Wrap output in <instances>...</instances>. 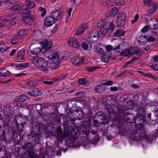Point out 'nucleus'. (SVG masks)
<instances>
[{"label":"nucleus","instance_id":"nucleus-1","mask_svg":"<svg viewBox=\"0 0 158 158\" xmlns=\"http://www.w3.org/2000/svg\"><path fill=\"white\" fill-rule=\"evenodd\" d=\"M133 105V102L129 101L127 103V106L124 108V110L122 109V111L119 110L118 111L119 119L117 120L114 118L111 120L113 125H116L118 128V133L120 135H124L127 134V127L124 124L125 122L130 123L135 121L133 115L128 113L127 111L128 110L132 109Z\"/></svg>","mask_w":158,"mask_h":158},{"label":"nucleus","instance_id":"nucleus-2","mask_svg":"<svg viewBox=\"0 0 158 158\" xmlns=\"http://www.w3.org/2000/svg\"><path fill=\"white\" fill-rule=\"evenodd\" d=\"M129 44L126 42L121 43L114 49L116 52H119L122 56H130L133 54L138 53L139 49L136 47H132L128 49Z\"/></svg>","mask_w":158,"mask_h":158},{"label":"nucleus","instance_id":"nucleus-3","mask_svg":"<svg viewBox=\"0 0 158 158\" xmlns=\"http://www.w3.org/2000/svg\"><path fill=\"white\" fill-rule=\"evenodd\" d=\"M43 54L44 56L51 60L48 64L49 67L53 69H56L60 63L59 53L56 51L46 50Z\"/></svg>","mask_w":158,"mask_h":158},{"label":"nucleus","instance_id":"nucleus-4","mask_svg":"<svg viewBox=\"0 0 158 158\" xmlns=\"http://www.w3.org/2000/svg\"><path fill=\"white\" fill-rule=\"evenodd\" d=\"M80 136L82 138L91 136L92 138H89L90 142L91 143H95L99 141L100 137L97 134V132L94 131H85L84 130H81L80 131Z\"/></svg>","mask_w":158,"mask_h":158},{"label":"nucleus","instance_id":"nucleus-5","mask_svg":"<svg viewBox=\"0 0 158 158\" xmlns=\"http://www.w3.org/2000/svg\"><path fill=\"white\" fill-rule=\"evenodd\" d=\"M23 148L26 150L23 156L24 158H39V156L35 153L32 146L30 143L25 144Z\"/></svg>","mask_w":158,"mask_h":158},{"label":"nucleus","instance_id":"nucleus-6","mask_svg":"<svg viewBox=\"0 0 158 158\" xmlns=\"http://www.w3.org/2000/svg\"><path fill=\"white\" fill-rule=\"evenodd\" d=\"M69 137L73 144V148L79 147L81 145L80 142L78 140V134L73 130L69 133Z\"/></svg>","mask_w":158,"mask_h":158},{"label":"nucleus","instance_id":"nucleus-7","mask_svg":"<svg viewBox=\"0 0 158 158\" xmlns=\"http://www.w3.org/2000/svg\"><path fill=\"white\" fill-rule=\"evenodd\" d=\"M99 37V32L97 31H94L88 34L86 40L87 42L92 44L97 41Z\"/></svg>","mask_w":158,"mask_h":158},{"label":"nucleus","instance_id":"nucleus-8","mask_svg":"<svg viewBox=\"0 0 158 158\" xmlns=\"http://www.w3.org/2000/svg\"><path fill=\"white\" fill-rule=\"evenodd\" d=\"M139 129H137V132H134L130 134V137L132 140L137 141H139L141 139H145V135L144 134L141 133ZM142 132V131H141Z\"/></svg>","mask_w":158,"mask_h":158},{"label":"nucleus","instance_id":"nucleus-9","mask_svg":"<svg viewBox=\"0 0 158 158\" xmlns=\"http://www.w3.org/2000/svg\"><path fill=\"white\" fill-rule=\"evenodd\" d=\"M114 27V26L113 23L107 22L101 28L100 31L102 34L105 35L108 32L109 30L112 31Z\"/></svg>","mask_w":158,"mask_h":158},{"label":"nucleus","instance_id":"nucleus-10","mask_svg":"<svg viewBox=\"0 0 158 158\" xmlns=\"http://www.w3.org/2000/svg\"><path fill=\"white\" fill-rule=\"evenodd\" d=\"M144 39H145L147 42H153L155 40V38L152 36H141L137 39V44L139 46L142 45Z\"/></svg>","mask_w":158,"mask_h":158},{"label":"nucleus","instance_id":"nucleus-11","mask_svg":"<svg viewBox=\"0 0 158 158\" xmlns=\"http://www.w3.org/2000/svg\"><path fill=\"white\" fill-rule=\"evenodd\" d=\"M149 22L151 28L155 30L152 31L153 34H156L158 33V19L151 18L149 19Z\"/></svg>","mask_w":158,"mask_h":158},{"label":"nucleus","instance_id":"nucleus-12","mask_svg":"<svg viewBox=\"0 0 158 158\" xmlns=\"http://www.w3.org/2000/svg\"><path fill=\"white\" fill-rule=\"evenodd\" d=\"M126 20L125 14L123 13H119L117 17L116 23L118 27H121L125 24Z\"/></svg>","mask_w":158,"mask_h":158},{"label":"nucleus","instance_id":"nucleus-13","mask_svg":"<svg viewBox=\"0 0 158 158\" xmlns=\"http://www.w3.org/2000/svg\"><path fill=\"white\" fill-rule=\"evenodd\" d=\"M40 43L39 42L36 41L30 45V48H33L31 50L32 54L37 55L40 53V49L39 45Z\"/></svg>","mask_w":158,"mask_h":158},{"label":"nucleus","instance_id":"nucleus-14","mask_svg":"<svg viewBox=\"0 0 158 158\" xmlns=\"http://www.w3.org/2000/svg\"><path fill=\"white\" fill-rule=\"evenodd\" d=\"M40 44L43 49H48L51 48L53 46L52 42L51 41H48L47 39H44L40 42Z\"/></svg>","mask_w":158,"mask_h":158},{"label":"nucleus","instance_id":"nucleus-15","mask_svg":"<svg viewBox=\"0 0 158 158\" xmlns=\"http://www.w3.org/2000/svg\"><path fill=\"white\" fill-rule=\"evenodd\" d=\"M107 110L109 116V118H108L109 119H107L108 118H107L106 117H103V121L105 123H107L110 122V119H111V118L112 116L115 117L117 115L116 112L113 109H108Z\"/></svg>","mask_w":158,"mask_h":158},{"label":"nucleus","instance_id":"nucleus-16","mask_svg":"<svg viewBox=\"0 0 158 158\" xmlns=\"http://www.w3.org/2000/svg\"><path fill=\"white\" fill-rule=\"evenodd\" d=\"M69 44L71 47L77 48L80 47L78 41L74 37L70 38L69 41Z\"/></svg>","mask_w":158,"mask_h":158},{"label":"nucleus","instance_id":"nucleus-17","mask_svg":"<svg viewBox=\"0 0 158 158\" xmlns=\"http://www.w3.org/2000/svg\"><path fill=\"white\" fill-rule=\"evenodd\" d=\"M71 61L74 66H78L82 63L83 60L81 57L76 56L72 58Z\"/></svg>","mask_w":158,"mask_h":158},{"label":"nucleus","instance_id":"nucleus-18","mask_svg":"<svg viewBox=\"0 0 158 158\" xmlns=\"http://www.w3.org/2000/svg\"><path fill=\"white\" fill-rule=\"evenodd\" d=\"M105 46L100 43H97L95 44L94 47V51L95 52L100 54H102L104 53V48Z\"/></svg>","mask_w":158,"mask_h":158},{"label":"nucleus","instance_id":"nucleus-19","mask_svg":"<svg viewBox=\"0 0 158 158\" xmlns=\"http://www.w3.org/2000/svg\"><path fill=\"white\" fill-rule=\"evenodd\" d=\"M87 24H83L80 25L76 31V35H78L82 34L88 27Z\"/></svg>","mask_w":158,"mask_h":158},{"label":"nucleus","instance_id":"nucleus-20","mask_svg":"<svg viewBox=\"0 0 158 158\" xmlns=\"http://www.w3.org/2000/svg\"><path fill=\"white\" fill-rule=\"evenodd\" d=\"M25 51L23 49H21L18 53L17 55L15 58V60L17 62H21L24 60L25 58L24 55Z\"/></svg>","mask_w":158,"mask_h":158},{"label":"nucleus","instance_id":"nucleus-21","mask_svg":"<svg viewBox=\"0 0 158 158\" xmlns=\"http://www.w3.org/2000/svg\"><path fill=\"white\" fill-rule=\"evenodd\" d=\"M61 9L60 8L52 12L51 16L54 19L55 21H58L61 17Z\"/></svg>","mask_w":158,"mask_h":158},{"label":"nucleus","instance_id":"nucleus-22","mask_svg":"<svg viewBox=\"0 0 158 158\" xmlns=\"http://www.w3.org/2000/svg\"><path fill=\"white\" fill-rule=\"evenodd\" d=\"M48 64V62L46 59L43 58H40V68H44L41 70L43 72L46 73L47 72V69L45 67Z\"/></svg>","mask_w":158,"mask_h":158},{"label":"nucleus","instance_id":"nucleus-23","mask_svg":"<svg viewBox=\"0 0 158 158\" xmlns=\"http://www.w3.org/2000/svg\"><path fill=\"white\" fill-rule=\"evenodd\" d=\"M55 21L51 16L47 17L44 21V25L48 27H50L54 24Z\"/></svg>","mask_w":158,"mask_h":158},{"label":"nucleus","instance_id":"nucleus-24","mask_svg":"<svg viewBox=\"0 0 158 158\" xmlns=\"http://www.w3.org/2000/svg\"><path fill=\"white\" fill-rule=\"evenodd\" d=\"M118 12V10L117 8L114 7L107 12L106 15V16L111 18L116 15Z\"/></svg>","mask_w":158,"mask_h":158},{"label":"nucleus","instance_id":"nucleus-25","mask_svg":"<svg viewBox=\"0 0 158 158\" xmlns=\"http://www.w3.org/2000/svg\"><path fill=\"white\" fill-rule=\"evenodd\" d=\"M4 21H6L7 22H10V23L11 25H14L16 23L17 20L15 17L12 16L7 17Z\"/></svg>","mask_w":158,"mask_h":158},{"label":"nucleus","instance_id":"nucleus-26","mask_svg":"<svg viewBox=\"0 0 158 158\" xmlns=\"http://www.w3.org/2000/svg\"><path fill=\"white\" fill-rule=\"evenodd\" d=\"M91 44V43L90 42L88 44L86 42H83L81 44V47L82 49L84 50H90L92 48V46Z\"/></svg>","mask_w":158,"mask_h":158},{"label":"nucleus","instance_id":"nucleus-27","mask_svg":"<svg viewBox=\"0 0 158 158\" xmlns=\"http://www.w3.org/2000/svg\"><path fill=\"white\" fill-rule=\"evenodd\" d=\"M10 74L9 71L5 68L0 69V76L7 77Z\"/></svg>","mask_w":158,"mask_h":158},{"label":"nucleus","instance_id":"nucleus-28","mask_svg":"<svg viewBox=\"0 0 158 158\" xmlns=\"http://www.w3.org/2000/svg\"><path fill=\"white\" fill-rule=\"evenodd\" d=\"M27 93L30 95L34 96H38L39 95V90L38 88H35L29 91Z\"/></svg>","mask_w":158,"mask_h":158},{"label":"nucleus","instance_id":"nucleus-29","mask_svg":"<svg viewBox=\"0 0 158 158\" xmlns=\"http://www.w3.org/2000/svg\"><path fill=\"white\" fill-rule=\"evenodd\" d=\"M23 6L22 4H18L16 6H14L11 7L9 9V10L10 12L12 11H16L18 10H19L23 8Z\"/></svg>","mask_w":158,"mask_h":158},{"label":"nucleus","instance_id":"nucleus-30","mask_svg":"<svg viewBox=\"0 0 158 158\" xmlns=\"http://www.w3.org/2000/svg\"><path fill=\"white\" fill-rule=\"evenodd\" d=\"M40 58L38 56L34 57L32 60V62L35 66L39 68L40 67Z\"/></svg>","mask_w":158,"mask_h":158},{"label":"nucleus","instance_id":"nucleus-31","mask_svg":"<svg viewBox=\"0 0 158 158\" xmlns=\"http://www.w3.org/2000/svg\"><path fill=\"white\" fill-rule=\"evenodd\" d=\"M125 33V31L122 30H118L114 33L115 36L118 37H121L124 35Z\"/></svg>","mask_w":158,"mask_h":158},{"label":"nucleus","instance_id":"nucleus-32","mask_svg":"<svg viewBox=\"0 0 158 158\" xmlns=\"http://www.w3.org/2000/svg\"><path fill=\"white\" fill-rule=\"evenodd\" d=\"M19 102H23L27 100V96L24 94H22L18 96L17 97Z\"/></svg>","mask_w":158,"mask_h":158},{"label":"nucleus","instance_id":"nucleus-33","mask_svg":"<svg viewBox=\"0 0 158 158\" xmlns=\"http://www.w3.org/2000/svg\"><path fill=\"white\" fill-rule=\"evenodd\" d=\"M110 58V56L109 54L103 55L101 58V60L102 61L106 62L108 61Z\"/></svg>","mask_w":158,"mask_h":158},{"label":"nucleus","instance_id":"nucleus-34","mask_svg":"<svg viewBox=\"0 0 158 158\" xmlns=\"http://www.w3.org/2000/svg\"><path fill=\"white\" fill-rule=\"evenodd\" d=\"M26 6L29 8L31 9L33 8L35 6L34 2L30 1H27L26 2Z\"/></svg>","mask_w":158,"mask_h":158},{"label":"nucleus","instance_id":"nucleus-35","mask_svg":"<svg viewBox=\"0 0 158 158\" xmlns=\"http://www.w3.org/2000/svg\"><path fill=\"white\" fill-rule=\"evenodd\" d=\"M8 48V47L0 42V51L1 52H6Z\"/></svg>","mask_w":158,"mask_h":158},{"label":"nucleus","instance_id":"nucleus-36","mask_svg":"<svg viewBox=\"0 0 158 158\" xmlns=\"http://www.w3.org/2000/svg\"><path fill=\"white\" fill-rule=\"evenodd\" d=\"M23 21L26 23L31 25L32 23V20L28 16L24 17L23 18Z\"/></svg>","mask_w":158,"mask_h":158},{"label":"nucleus","instance_id":"nucleus-37","mask_svg":"<svg viewBox=\"0 0 158 158\" xmlns=\"http://www.w3.org/2000/svg\"><path fill=\"white\" fill-rule=\"evenodd\" d=\"M19 12L22 14H24L26 15L29 16L30 13L29 11L26 8L22 9V8L19 10Z\"/></svg>","mask_w":158,"mask_h":158},{"label":"nucleus","instance_id":"nucleus-38","mask_svg":"<svg viewBox=\"0 0 158 158\" xmlns=\"http://www.w3.org/2000/svg\"><path fill=\"white\" fill-rule=\"evenodd\" d=\"M150 6H152V9H150L149 10V13L150 12L149 14H150L152 12L155 11L158 8L157 5L156 4H155L154 2H153V4Z\"/></svg>","mask_w":158,"mask_h":158},{"label":"nucleus","instance_id":"nucleus-39","mask_svg":"<svg viewBox=\"0 0 158 158\" xmlns=\"http://www.w3.org/2000/svg\"><path fill=\"white\" fill-rule=\"evenodd\" d=\"M98 68V67L96 66H87L85 67L86 69L89 72H92Z\"/></svg>","mask_w":158,"mask_h":158},{"label":"nucleus","instance_id":"nucleus-40","mask_svg":"<svg viewBox=\"0 0 158 158\" xmlns=\"http://www.w3.org/2000/svg\"><path fill=\"white\" fill-rule=\"evenodd\" d=\"M87 81L85 78H80L78 80V82L80 84L85 85L86 84Z\"/></svg>","mask_w":158,"mask_h":158},{"label":"nucleus","instance_id":"nucleus-41","mask_svg":"<svg viewBox=\"0 0 158 158\" xmlns=\"http://www.w3.org/2000/svg\"><path fill=\"white\" fill-rule=\"evenodd\" d=\"M153 1L152 0H144V4L147 6L152 5L153 4Z\"/></svg>","mask_w":158,"mask_h":158},{"label":"nucleus","instance_id":"nucleus-42","mask_svg":"<svg viewBox=\"0 0 158 158\" xmlns=\"http://www.w3.org/2000/svg\"><path fill=\"white\" fill-rule=\"evenodd\" d=\"M37 83L34 81H29L27 83V85L30 87H34L36 85Z\"/></svg>","mask_w":158,"mask_h":158},{"label":"nucleus","instance_id":"nucleus-43","mask_svg":"<svg viewBox=\"0 0 158 158\" xmlns=\"http://www.w3.org/2000/svg\"><path fill=\"white\" fill-rule=\"evenodd\" d=\"M29 66V64L28 63H24L19 64L18 67L19 68H26Z\"/></svg>","mask_w":158,"mask_h":158},{"label":"nucleus","instance_id":"nucleus-44","mask_svg":"<svg viewBox=\"0 0 158 158\" xmlns=\"http://www.w3.org/2000/svg\"><path fill=\"white\" fill-rule=\"evenodd\" d=\"M40 13H41V16L42 17H44L46 14V10L41 7H40Z\"/></svg>","mask_w":158,"mask_h":158},{"label":"nucleus","instance_id":"nucleus-45","mask_svg":"<svg viewBox=\"0 0 158 158\" xmlns=\"http://www.w3.org/2000/svg\"><path fill=\"white\" fill-rule=\"evenodd\" d=\"M138 114H139V116L140 117H142L144 114V110L143 108H140L138 111Z\"/></svg>","mask_w":158,"mask_h":158},{"label":"nucleus","instance_id":"nucleus-46","mask_svg":"<svg viewBox=\"0 0 158 158\" xmlns=\"http://www.w3.org/2000/svg\"><path fill=\"white\" fill-rule=\"evenodd\" d=\"M75 95L77 96L78 98H82L85 96V94L84 92L82 91L76 93Z\"/></svg>","mask_w":158,"mask_h":158},{"label":"nucleus","instance_id":"nucleus-47","mask_svg":"<svg viewBox=\"0 0 158 158\" xmlns=\"http://www.w3.org/2000/svg\"><path fill=\"white\" fill-rule=\"evenodd\" d=\"M66 77V75L62 74L60 75L57 79H56V80L54 81H56L57 80H61L64 79L65 77Z\"/></svg>","mask_w":158,"mask_h":158},{"label":"nucleus","instance_id":"nucleus-48","mask_svg":"<svg viewBox=\"0 0 158 158\" xmlns=\"http://www.w3.org/2000/svg\"><path fill=\"white\" fill-rule=\"evenodd\" d=\"M113 82L112 81L109 80L106 82L103 83V85H106L107 86H110L113 85Z\"/></svg>","mask_w":158,"mask_h":158},{"label":"nucleus","instance_id":"nucleus-49","mask_svg":"<svg viewBox=\"0 0 158 158\" xmlns=\"http://www.w3.org/2000/svg\"><path fill=\"white\" fill-rule=\"evenodd\" d=\"M150 26H144L142 29V32L143 33L147 32L149 29Z\"/></svg>","mask_w":158,"mask_h":158},{"label":"nucleus","instance_id":"nucleus-50","mask_svg":"<svg viewBox=\"0 0 158 158\" xmlns=\"http://www.w3.org/2000/svg\"><path fill=\"white\" fill-rule=\"evenodd\" d=\"M105 23V20H103L102 21H100L98 22L97 24V26H96V25H95V26L96 27H100L103 24H104Z\"/></svg>","mask_w":158,"mask_h":158},{"label":"nucleus","instance_id":"nucleus-51","mask_svg":"<svg viewBox=\"0 0 158 158\" xmlns=\"http://www.w3.org/2000/svg\"><path fill=\"white\" fill-rule=\"evenodd\" d=\"M26 31L23 30H21L19 31L17 33V35L21 36H22L25 34Z\"/></svg>","mask_w":158,"mask_h":158},{"label":"nucleus","instance_id":"nucleus-52","mask_svg":"<svg viewBox=\"0 0 158 158\" xmlns=\"http://www.w3.org/2000/svg\"><path fill=\"white\" fill-rule=\"evenodd\" d=\"M5 19V18H4L2 19V21L0 22V28L3 27L6 24L7 21H4Z\"/></svg>","mask_w":158,"mask_h":158},{"label":"nucleus","instance_id":"nucleus-53","mask_svg":"<svg viewBox=\"0 0 158 158\" xmlns=\"http://www.w3.org/2000/svg\"><path fill=\"white\" fill-rule=\"evenodd\" d=\"M112 48V47L110 45H108L106 47V49L108 52L111 51Z\"/></svg>","mask_w":158,"mask_h":158},{"label":"nucleus","instance_id":"nucleus-54","mask_svg":"<svg viewBox=\"0 0 158 158\" xmlns=\"http://www.w3.org/2000/svg\"><path fill=\"white\" fill-rule=\"evenodd\" d=\"M18 42V39L16 38H14L11 41V42L12 44H15L17 43Z\"/></svg>","mask_w":158,"mask_h":158},{"label":"nucleus","instance_id":"nucleus-55","mask_svg":"<svg viewBox=\"0 0 158 158\" xmlns=\"http://www.w3.org/2000/svg\"><path fill=\"white\" fill-rule=\"evenodd\" d=\"M151 67L152 69L158 71V64L152 65L151 66Z\"/></svg>","mask_w":158,"mask_h":158},{"label":"nucleus","instance_id":"nucleus-56","mask_svg":"<svg viewBox=\"0 0 158 158\" xmlns=\"http://www.w3.org/2000/svg\"><path fill=\"white\" fill-rule=\"evenodd\" d=\"M115 3L118 5H123L125 4V2L123 0H119L118 2H115Z\"/></svg>","mask_w":158,"mask_h":158},{"label":"nucleus","instance_id":"nucleus-57","mask_svg":"<svg viewBox=\"0 0 158 158\" xmlns=\"http://www.w3.org/2000/svg\"><path fill=\"white\" fill-rule=\"evenodd\" d=\"M110 90L112 91H116L118 90V88L115 86L111 87Z\"/></svg>","mask_w":158,"mask_h":158},{"label":"nucleus","instance_id":"nucleus-58","mask_svg":"<svg viewBox=\"0 0 158 158\" xmlns=\"http://www.w3.org/2000/svg\"><path fill=\"white\" fill-rule=\"evenodd\" d=\"M100 123L98 122L97 120H94V124L96 127L99 126L100 125Z\"/></svg>","mask_w":158,"mask_h":158},{"label":"nucleus","instance_id":"nucleus-59","mask_svg":"<svg viewBox=\"0 0 158 158\" xmlns=\"http://www.w3.org/2000/svg\"><path fill=\"white\" fill-rule=\"evenodd\" d=\"M54 81H43V82L46 84L47 85H52Z\"/></svg>","mask_w":158,"mask_h":158},{"label":"nucleus","instance_id":"nucleus-60","mask_svg":"<svg viewBox=\"0 0 158 158\" xmlns=\"http://www.w3.org/2000/svg\"><path fill=\"white\" fill-rule=\"evenodd\" d=\"M16 49H14L12 50L11 51L10 53V54H9L10 56H13L14 55V54H15V53L16 52Z\"/></svg>","mask_w":158,"mask_h":158},{"label":"nucleus","instance_id":"nucleus-61","mask_svg":"<svg viewBox=\"0 0 158 158\" xmlns=\"http://www.w3.org/2000/svg\"><path fill=\"white\" fill-rule=\"evenodd\" d=\"M11 3H15L18 2L19 0H7Z\"/></svg>","mask_w":158,"mask_h":158},{"label":"nucleus","instance_id":"nucleus-62","mask_svg":"<svg viewBox=\"0 0 158 158\" xmlns=\"http://www.w3.org/2000/svg\"><path fill=\"white\" fill-rule=\"evenodd\" d=\"M153 60L155 62H158V55L154 56L153 57Z\"/></svg>","mask_w":158,"mask_h":158},{"label":"nucleus","instance_id":"nucleus-63","mask_svg":"<svg viewBox=\"0 0 158 158\" xmlns=\"http://www.w3.org/2000/svg\"><path fill=\"white\" fill-rule=\"evenodd\" d=\"M72 10V9L71 8H70L69 9L68 11V17H69L71 15V13Z\"/></svg>","mask_w":158,"mask_h":158},{"label":"nucleus","instance_id":"nucleus-64","mask_svg":"<svg viewBox=\"0 0 158 158\" xmlns=\"http://www.w3.org/2000/svg\"><path fill=\"white\" fill-rule=\"evenodd\" d=\"M133 62L132 60H131L129 61H127L126 62L124 65V67H125L127 66L129 64Z\"/></svg>","mask_w":158,"mask_h":158}]
</instances>
